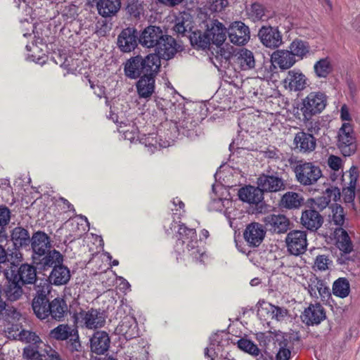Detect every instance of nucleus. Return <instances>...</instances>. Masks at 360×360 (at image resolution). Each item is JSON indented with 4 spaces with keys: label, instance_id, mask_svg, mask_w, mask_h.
I'll use <instances>...</instances> for the list:
<instances>
[{
    "label": "nucleus",
    "instance_id": "f257e3e1",
    "mask_svg": "<svg viewBox=\"0 0 360 360\" xmlns=\"http://www.w3.org/2000/svg\"><path fill=\"white\" fill-rule=\"evenodd\" d=\"M172 229L176 231L174 251L178 256L202 264L208 262L209 257L204 247L198 244L195 229L188 228L184 224L175 221L172 224L171 229Z\"/></svg>",
    "mask_w": 360,
    "mask_h": 360
},
{
    "label": "nucleus",
    "instance_id": "f03ea898",
    "mask_svg": "<svg viewBox=\"0 0 360 360\" xmlns=\"http://www.w3.org/2000/svg\"><path fill=\"white\" fill-rule=\"evenodd\" d=\"M226 38V29L218 20H210L206 22V30L193 32L190 36L192 44L202 49H208L211 44L219 47Z\"/></svg>",
    "mask_w": 360,
    "mask_h": 360
},
{
    "label": "nucleus",
    "instance_id": "7ed1b4c3",
    "mask_svg": "<svg viewBox=\"0 0 360 360\" xmlns=\"http://www.w3.org/2000/svg\"><path fill=\"white\" fill-rule=\"evenodd\" d=\"M73 322L77 327L96 330L102 328L105 323V316L100 309H81L72 316Z\"/></svg>",
    "mask_w": 360,
    "mask_h": 360
},
{
    "label": "nucleus",
    "instance_id": "20e7f679",
    "mask_svg": "<svg viewBox=\"0 0 360 360\" xmlns=\"http://www.w3.org/2000/svg\"><path fill=\"white\" fill-rule=\"evenodd\" d=\"M327 103L326 95L321 91H312L302 99L300 111L304 121H309L311 117L321 113Z\"/></svg>",
    "mask_w": 360,
    "mask_h": 360
},
{
    "label": "nucleus",
    "instance_id": "39448f33",
    "mask_svg": "<svg viewBox=\"0 0 360 360\" xmlns=\"http://www.w3.org/2000/svg\"><path fill=\"white\" fill-rule=\"evenodd\" d=\"M293 171L297 181L304 186L316 184L323 176L319 166L311 162L300 161L295 166Z\"/></svg>",
    "mask_w": 360,
    "mask_h": 360
},
{
    "label": "nucleus",
    "instance_id": "423d86ee",
    "mask_svg": "<svg viewBox=\"0 0 360 360\" xmlns=\"http://www.w3.org/2000/svg\"><path fill=\"white\" fill-rule=\"evenodd\" d=\"M170 129L173 131H171V135L165 137V140H162V132L159 131L158 134H149L148 135L144 134L139 139V143L144 145L148 148V150L153 153L157 149L162 148H167L172 145L174 142V138L177 133V127L176 124H171Z\"/></svg>",
    "mask_w": 360,
    "mask_h": 360
},
{
    "label": "nucleus",
    "instance_id": "0eeeda50",
    "mask_svg": "<svg viewBox=\"0 0 360 360\" xmlns=\"http://www.w3.org/2000/svg\"><path fill=\"white\" fill-rule=\"evenodd\" d=\"M337 146L344 156H350L356 150V138L352 126L343 123L340 128L337 136Z\"/></svg>",
    "mask_w": 360,
    "mask_h": 360
},
{
    "label": "nucleus",
    "instance_id": "6e6552de",
    "mask_svg": "<svg viewBox=\"0 0 360 360\" xmlns=\"http://www.w3.org/2000/svg\"><path fill=\"white\" fill-rule=\"evenodd\" d=\"M288 251L293 255L304 254L307 248V233L304 231L294 230L290 231L285 238Z\"/></svg>",
    "mask_w": 360,
    "mask_h": 360
},
{
    "label": "nucleus",
    "instance_id": "1a4fd4ad",
    "mask_svg": "<svg viewBox=\"0 0 360 360\" xmlns=\"http://www.w3.org/2000/svg\"><path fill=\"white\" fill-rule=\"evenodd\" d=\"M258 37L262 44L269 49H277L283 44L282 34L276 27H262Z\"/></svg>",
    "mask_w": 360,
    "mask_h": 360
},
{
    "label": "nucleus",
    "instance_id": "9d476101",
    "mask_svg": "<svg viewBox=\"0 0 360 360\" xmlns=\"http://www.w3.org/2000/svg\"><path fill=\"white\" fill-rule=\"evenodd\" d=\"M305 288L311 297L321 298L323 302L328 301L331 296L329 287L323 280L315 276H311L309 278Z\"/></svg>",
    "mask_w": 360,
    "mask_h": 360
},
{
    "label": "nucleus",
    "instance_id": "9b49d317",
    "mask_svg": "<svg viewBox=\"0 0 360 360\" xmlns=\"http://www.w3.org/2000/svg\"><path fill=\"white\" fill-rule=\"evenodd\" d=\"M30 243L33 251L32 258L35 263L37 259L44 256L51 247L49 237L41 231L33 234Z\"/></svg>",
    "mask_w": 360,
    "mask_h": 360
},
{
    "label": "nucleus",
    "instance_id": "f8f14e48",
    "mask_svg": "<svg viewBox=\"0 0 360 360\" xmlns=\"http://www.w3.org/2000/svg\"><path fill=\"white\" fill-rule=\"evenodd\" d=\"M257 186L264 192L276 193L285 188L284 180L277 175L262 174L257 179Z\"/></svg>",
    "mask_w": 360,
    "mask_h": 360
},
{
    "label": "nucleus",
    "instance_id": "ddd939ff",
    "mask_svg": "<svg viewBox=\"0 0 360 360\" xmlns=\"http://www.w3.org/2000/svg\"><path fill=\"white\" fill-rule=\"evenodd\" d=\"M229 40L236 45H243L250 39V30L241 21H236L231 24L228 29Z\"/></svg>",
    "mask_w": 360,
    "mask_h": 360
},
{
    "label": "nucleus",
    "instance_id": "4468645a",
    "mask_svg": "<svg viewBox=\"0 0 360 360\" xmlns=\"http://www.w3.org/2000/svg\"><path fill=\"white\" fill-rule=\"evenodd\" d=\"M115 334L126 340L139 336V328L136 319L131 315L125 316L115 329Z\"/></svg>",
    "mask_w": 360,
    "mask_h": 360
},
{
    "label": "nucleus",
    "instance_id": "2eb2a0df",
    "mask_svg": "<svg viewBox=\"0 0 360 360\" xmlns=\"http://www.w3.org/2000/svg\"><path fill=\"white\" fill-rule=\"evenodd\" d=\"M340 193L338 188L330 187L326 189L323 195L309 199L307 205L314 210L322 211L329 205L332 198L336 201L337 198H340Z\"/></svg>",
    "mask_w": 360,
    "mask_h": 360
},
{
    "label": "nucleus",
    "instance_id": "dca6fc26",
    "mask_svg": "<svg viewBox=\"0 0 360 360\" xmlns=\"http://www.w3.org/2000/svg\"><path fill=\"white\" fill-rule=\"evenodd\" d=\"M326 318L325 309L319 303L309 304L301 315L302 321L308 326L319 325Z\"/></svg>",
    "mask_w": 360,
    "mask_h": 360
},
{
    "label": "nucleus",
    "instance_id": "f3484780",
    "mask_svg": "<svg viewBox=\"0 0 360 360\" xmlns=\"http://www.w3.org/2000/svg\"><path fill=\"white\" fill-rule=\"evenodd\" d=\"M294 149L301 153H309L316 147V139L311 134L299 131L293 139Z\"/></svg>",
    "mask_w": 360,
    "mask_h": 360
},
{
    "label": "nucleus",
    "instance_id": "a211bd4d",
    "mask_svg": "<svg viewBox=\"0 0 360 360\" xmlns=\"http://www.w3.org/2000/svg\"><path fill=\"white\" fill-rule=\"evenodd\" d=\"M263 221L266 229L274 233H285L290 226V220L284 214H269L265 217Z\"/></svg>",
    "mask_w": 360,
    "mask_h": 360
},
{
    "label": "nucleus",
    "instance_id": "6ab92c4d",
    "mask_svg": "<svg viewBox=\"0 0 360 360\" xmlns=\"http://www.w3.org/2000/svg\"><path fill=\"white\" fill-rule=\"evenodd\" d=\"M163 36L162 30L159 27L149 26L142 32L139 42L145 47L155 49Z\"/></svg>",
    "mask_w": 360,
    "mask_h": 360
},
{
    "label": "nucleus",
    "instance_id": "aec40b11",
    "mask_svg": "<svg viewBox=\"0 0 360 360\" xmlns=\"http://www.w3.org/2000/svg\"><path fill=\"white\" fill-rule=\"evenodd\" d=\"M307 79L306 76L297 69L289 70L287 77L284 79L286 89L291 91H300L307 86Z\"/></svg>",
    "mask_w": 360,
    "mask_h": 360
},
{
    "label": "nucleus",
    "instance_id": "412c9836",
    "mask_svg": "<svg viewBox=\"0 0 360 360\" xmlns=\"http://www.w3.org/2000/svg\"><path fill=\"white\" fill-rule=\"evenodd\" d=\"M238 197L243 202L250 205H260L262 207L263 204V193L258 186L257 187L246 186L241 188L238 191Z\"/></svg>",
    "mask_w": 360,
    "mask_h": 360
},
{
    "label": "nucleus",
    "instance_id": "4be33fe9",
    "mask_svg": "<svg viewBox=\"0 0 360 360\" xmlns=\"http://www.w3.org/2000/svg\"><path fill=\"white\" fill-rule=\"evenodd\" d=\"M50 336L57 340H65L70 338V340L78 344L79 334L77 327L69 326L68 324H60L51 330Z\"/></svg>",
    "mask_w": 360,
    "mask_h": 360
},
{
    "label": "nucleus",
    "instance_id": "5701e85b",
    "mask_svg": "<svg viewBox=\"0 0 360 360\" xmlns=\"http://www.w3.org/2000/svg\"><path fill=\"white\" fill-rule=\"evenodd\" d=\"M137 33L133 28H127L122 31L117 38V45L123 52H130L137 46Z\"/></svg>",
    "mask_w": 360,
    "mask_h": 360
},
{
    "label": "nucleus",
    "instance_id": "b1692460",
    "mask_svg": "<svg viewBox=\"0 0 360 360\" xmlns=\"http://www.w3.org/2000/svg\"><path fill=\"white\" fill-rule=\"evenodd\" d=\"M156 55L160 58L168 60L172 58L177 51V44L175 39L169 35H164L159 44L155 49Z\"/></svg>",
    "mask_w": 360,
    "mask_h": 360
},
{
    "label": "nucleus",
    "instance_id": "393cba45",
    "mask_svg": "<svg viewBox=\"0 0 360 360\" xmlns=\"http://www.w3.org/2000/svg\"><path fill=\"white\" fill-rule=\"evenodd\" d=\"M265 235V231L262 224L259 223H251L249 224L244 232L245 240L253 247H257L262 242Z\"/></svg>",
    "mask_w": 360,
    "mask_h": 360
},
{
    "label": "nucleus",
    "instance_id": "a878e982",
    "mask_svg": "<svg viewBox=\"0 0 360 360\" xmlns=\"http://www.w3.org/2000/svg\"><path fill=\"white\" fill-rule=\"evenodd\" d=\"M271 61L276 64L281 70H288L297 62L293 54L289 50L279 49L275 51L271 56Z\"/></svg>",
    "mask_w": 360,
    "mask_h": 360
},
{
    "label": "nucleus",
    "instance_id": "bb28decb",
    "mask_svg": "<svg viewBox=\"0 0 360 360\" xmlns=\"http://www.w3.org/2000/svg\"><path fill=\"white\" fill-rule=\"evenodd\" d=\"M302 224L310 231H316L323 224V218L319 212L311 208L302 212Z\"/></svg>",
    "mask_w": 360,
    "mask_h": 360
},
{
    "label": "nucleus",
    "instance_id": "cd10ccee",
    "mask_svg": "<svg viewBox=\"0 0 360 360\" xmlns=\"http://www.w3.org/2000/svg\"><path fill=\"white\" fill-rule=\"evenodd\" d=\"M143 57L136 56L131 57L124 64V74L130 79H136L142 74L144 75V70L143 65Z\"/></svg>",
    "mask_w": 360,
    "mask_h": 360
},
{
    "label": "nucleus",
    "instance_id": "c85d7f7f",
    "mask_svg": "<svg viewBox=\"0 0 360 360\" xmlns=\"http://www.w3.org/2000/svg\"><path fill=\"white\" fill-rule=\"evenodd\" d=\"M11 274L15 277V279L18 280L22 285L32 284L37 281V272L35 267L27 264H22L19 267L16 274L12 271Z\"/></svg>",
    "mask_w": 360,
    "mask_h": 360
},
{
    "label": "nucleus",
    "instance_id": "c756f323",
    "mask_svg": "<svg viewBox=\"0 0 360 360\" xmlns=\"http://www.w3.org/2000/svg\"><path fill=\"white\" fill-rule=\"evenodd\" d=\"M110 346L108 335L103 331H98L91 338V349L97 354H103L108 351Z\"/></svg>",
    "mask_w": 360,
    "mask_h": 360
},
{
    "label": "nucleus",
    "instance_id": "7c9ffc66",
    "mask_svg": "<svg viewBox=\"0 0 360 360\" xmlns=\"http://www.w3.org/2000/svg\"><path fill=\"white\" fill-rule=\"evenodd\" d=\"M136 89L140 98H150L155 91V77L143 75L136 84Z\"/></svg>",
    "mask_w": 360,
    "mask_h": 360
},
{
    "label": "nucleus",
    "instance_id": "2f4dec72",
    "mask_svg": "<svg viewBox=\"0 0 360 360\" xmlns=\"http://www.w3.org/2000/svg\"><path fill=\"white\" fill-rule=\"evenodd\" d=\"M8 275L9 273L8 271L5 273V276L8 279V285L4 291L8 300L13 302L21 297L22 294V284L18 280L15 279L13 276L11 275V277H9Z\"/></svg>",
    "mask_w": 360,
    "mask_h": 360
},
{
    "label": "nucleus",
    "instance_id": "473e14b6",
    "mask_svg": "<svg viewBox=\"0 0 360 360\" xmlns=\"http://www.w3.org/2000/svg\"><path fill=\"white\" fill-rule=\"evenodd\" d=\"M43 257L37 259L36 263L39 264L44 269L50 267L54 268L63 264V257L59 251L56 250L48 251Z\"/></svg>",
    "mask_w": 360,
    "mask_h": 360
},
{
    "label": "nucleus",
    "instance_id": "72a5a7b5",
    "mask_svg": "<svg viewBox=\"0 0 360 360\" xmlns=\"http://www.w3.org/2000/svg\"><path fill=\"white\" fill-rule=\"evenodd\" d=\"M120 7V0H98L97 2L98 12L105 18L115 15Z\"/></svg>",
    "mask_w": 360,
    "mask_h": 360
},
{
    "label": "nucleus",
    "instance_id": "f704fd0d",
    "mask_svg": "<svg viewBox=\"0 0 360 360\" xmlns=\"http://www.w3.org/2000/svg\"><path fill=\"white\" fill-rule=\"evenodd\" d=\"M235 56V62L242 70H248L255 68V60L252 51L246 49H241Z\"/></svg>",
    "mask_w": 360,
    "mask_h": 360
},
{
    "label": "nucleus",
    "instance_id": "c9c22d12",
    "mask_svg": "<svg viewBox=\"0 0 360 360\" xmlns=\"http://www.w3.org/2000/svg\"><path fill=\"white\" fill-rule=\"evenodd\" d=\"M70 276L69 269L62 264L54 266L50 274L49 280L55 285H62L70 281Z\"/></svg>",
    "mask_w": 360,
    "mask_h": 360
},
{
    "label": "nucleus",
    "instance_id": "e433bc0d",
    "mask_svg": "<svg viewBox=\"0 0 360 360\" xmlns=\"http://www.w3.org/2000/svg\"><path fill=\"white\" fill-rule=\"evenodd\" d=\"M315 77L319 79H326L333 71L331 59L328 57L320 58L313 66Z\"/></svg>",
    "mask_w": 360,
    "mask_h": 360
},
{
    "label": "nucleus",
    "instance_id": "4c0bfd02",
    "mask_svg": "<svg viewBox=\"0 0 360 360\" xmlns=\"http://www.w3.org/2000/svg\"><path fill=\"white\" fill-rule=\"evenodd\" d=\"M334 236L335 239V244L338 248L345 252L349 253L352 250V243L347 232L340 227L335 230Z\"/></svg>",
    "mask_w": 360,
    "mask_h": 360
},
{
    "label": "nucleus",
    "instance_id": "58836bf2",
    "mask_svg": "<svg viewBox=\"0 0 360 360\" xmlns=\"http://www.w3.org/2000/svg\"><path fill=\"white\" fill-rule=\"evenodd\" d=\"M32 309L39 319H45L49 316V302L46 295H37L32 300Z\"/></svg>",
    "mask_w": 360,
    "mask_h": 360
},
{
    "label": "nucleus",
    "instance_id": "ea45409f",
    "mask_svg": "<svg viewBox=\"0 0 360 360\" xmlns=\"http://www.w3.org/2000/svg\"><path fill=\"white\" fill-rule=\"evenodd\" d=\"M304 198L298 193L288 191L281 198L280 205L282 207L292 210L297 209L303 204Z\"/></svg>",
    "mask_w": 360,
    "mask_h": 360
},
{
    "label": "nucleus",
    "instance_id": "a19ab883",
    "mask_svg": "<svg viewBox=\"0 0 360 360\" xmlns=\"http://www.w3.org/2000/svg\"><path fill=\"white\" fill-rule=\"evenodd\" d=\"M143 60L144 75L153 76L155 77V75L159 71L161 65L160 56L151 53L145 58H143Z\"/></svg>",
    "mask_w": 360,
    "mask_h": 360
},
{
    "label": "nucleus",
    "instance_id": "79ce46f5",
    "mask_svg": "<svg viewBox=\"0 0 360 360\" xmlns=\"http://www.w3.org/2000/svg\"><path fill=\"white\" fill-rule=\"evenodd\" d=\"M11 240L15 249L26 247L30 243L31 238L28 231L22 227H15L11 233Z\"/></svg>",
    "mask_w": 360,
    "mask_h": 360
},
{
    "label": "nucleus",
    "instance_id": "37998d69",
    "mask_svg": "<svg viewBox=\"0 0 360 360\" xmlns=\"http://www.w3.org/2000/svg\"><path fill=\"white\" fill-rule=\"evenodd\" d=\"M348 177V186L343 189V195L346 202H352L355 197V188L358 178V172L356 167H352L349 169Z\"/></svg>",
    "mask_w": 360,
    "mask_h": 360
},
{
    "label": "nucleus",
    "instance_id": "c03bdc74",
    "mask_svg": "<svg viewBox=\"0 0 360 360\" xmlns=\"http://www.w3.org/2000/svg\"><path fill=\"white\" fill-rule=\"evenodd\" d=\"M68 310V306L63 299L55 298L49 302V313L53 319L60 321Z\"/></svg>",
    "mask_w": 360,
    "mask_h": 360
},
{
    "label": "nucleus",
    "instance_id": "a18cd8bd",
    "mask_svg": "<svg viewBox=\"0 0 360 360\" xmlns=\"http://www.w3.org/2000/svg\"><path fill=\"white\" fill-rule=\"evenodd\" d=\"M249 18L252 21L266 20L271 17L270 11H268L263 5L254 3L250 8L247 10Z\"/></svg>",
    "mask_w": 360,
    "mask_h": 360
},
{
    "label": "nucleus",
    "instance_id": "49530a36",
    "mask_svg": "<svg viewBox=\"0 0 360 360\" xmlns=\"http://www.w3.org/2000/svg\"><path fill=\"white\" fill-rule=\"evenodd\" d=\"M288 48L294 58H297L298 60H302L307 57L310 51L309 45L307 41L297 39L293 40Z\"/></svg>",
    "mask_w": 360,
    "mask_h": 360
},
{
    "label": "nucleus",
    "instance_id": "de8ad7c7",
    "mask_svg": "<svg viewBox=\"0 0 360 360\" xmlns=\"http://www.w3.org/2000/svg\"><path fill=\"white\" fill-rule=\"evenodd\" d=\"M193 28V20L191 15L186 12L181 13L176 18V24L174 30L181 34L191 32Z\"/></svg>",
    "mask_w": 360,
    "mask_h": 360
},
{
    "label": "nucleus",
    "instance_id": "09e8293b",
    "mask_svg": "<svg viewBox=\"0 0 360 360\" xmlns=\"http://www.w3.org/2000/svg\"><path fill=\"white\" fill-rule=\"evenodd\" d=\"M232 204V201L226 198L213 199L210 204V209L214 211L222 212L225 208L224 214L229 219L231 226H232L231 220L235 219V217H231V212L229 211Z\"/></svg>",
    "mask_w": 360,
    "mask_h": 360
},
{
    "label": "nucleus",
    "instance_id": "8fccbe9b",
    "mask_svg": "<svg viewBox=\"0 0 360 360\" xmlns=\"http://www.w3.org/2000/svg\"><path fill=\"white\" fill-rule=\"evenodd\" d=\"M350 292V285L346 278H339L333 284V293L334 295L340 297H347Z\"/></svg>",
    "mask_w": 360,
    "mask_h": 360
},
{
    "label": "nucleus",
    "instance_id": "3c124183",
    "mask_svg": "<svg viewBox=\"0 0 360 360\" xmlns=\"http://www.w3.org/2000/svg\"><path fill=\"white\" fill-rule=\"evenodd\" d=\"M119 133L121 134L122 139L128 140L130 143L139 141L141 137L139 136V129L136 126L132 124L120 125L119 128Z\"/></svg>",
    "mask_w": 360,
    "mask_h": 360
},
{
    "label": "nucleus",
    "instance_id": "603ef678",
    "mask_svg": "<svg viewBox=\"0 0 360 360\" xmlns=\"http://www.w3.org/2000/svg\"><path fill=\"white\" fill-rule=\"evenodd\" d=\"M227 4V0H208L200 10L202 13L208 15L213 13L221 11Z\"/></svg>",
    "mask_w": 360,
    "mask_h": 360
},
{
    "label": "nucleus",
    "instance_id": "864d4df0",
    "mask_svg": "<svg viewBox=\"0 0 360 360\" xmlns=\"http://www.w3.org/2000/svg\"><path fill=\"white\" fill-rule=\"evenodd\" d=\"M330 209L331 210V214L329 217H331L334 224L342 226L345 222V212L343 207L335 203L333 204Z\"/></svg>",
    "mask_w": 360,
    "mask_h": 360
},
{
    "label": "nucleus",
    "instance_id": "5fc2aeb1",
    "mask_svg": "<svg viewBox=\"0 0 360 360\" xmlns=\"http://www.w3.org/2000/svg\"><path fill=\"white\" fill-rule=\"evenodd\" d=\"M238 347L243 351L255 356H259L260 350L258 347L251 340L241 338L238 341Z\"/></svg>",
    "mask_w": 360,
    "mask_h": 360
},
{
    "label": "nucleus",
    "instance_id": "6e6d98bb",
    "mask_svg": "<svg viewBox=\"0 0 360 360\" xmlns=\"http://www.w3.org/2000/svg\"><path fill=\"white\" fill-rule=\"evenodd\" d=\"M259 306L257 308V316L261 320L266 321L271 319V311H273V304L262 301L258 302Z\"/></svg>",
    "mask_w": 360,
    "mask_h": 360
},
{
    "label": "nucleus",
    "instance_id": "4d7b16f0",
    "mask_svg": "<svg viewBox=\"0 0 360 360\" xmlns=\"http://www.w3.org/2000/svg\"><path fill=\"white\" fill-rule=\"evenodd\" d=\"M20 339L27 343L37 345L41 343L40 338L34 332L22 330L19 333Z\"/></svg>",
    "mask_w": 360,
    "mask_h": 360
},
{
    "label": "nucleus",
    "instance_id": "13d9d810",
    "mask_svg": "<svg viewBox=\"0 0 360 360\" xmlns=\"http://www.w3.org/2000/svg\"><path fill=\"white\" fill-rule=\"evenodd\" d=\"M23 356L27 360H42V356L34 345H29L25 347Z\"/></svg>",
    "mask_w": 360,
    "mask_h": 360
},
{
    "label": "nucleus",
    "instance_id": "bf43d9fd",
    "mask_svg": "<svg viewBox=\"0 0 360 360\" xmlns=\"http://www.w3.org/2000/svg\"><path fill=\"white\" fill-rule=\"evenodd\" d=\"M271 311V319L277 321H283L288 316V311L282 307H278L273 304Z\"/></svg>",
    "mask_w": 360,
    "mask_h": 360
},
{
    "label": "nucleus",
    "instance_id": "052dcab7",
    "mask_svg": "<svg viewBox=\"0 0 360 360\" xmlns=\"http://www.w3.org/2000/svg\"><path fill=\"white\" fill-rule=\"evenodd\" d=\"M3 311H4V313L3 314L4 319L8 323L15 321L20 317V312L13 307H8L7 308L5 307Z\"/></svg>",
    "mask_w": 360,
    "mask_h": 360
},
{
    "label": "nucleus",
    "instance_id": "680f3d73",
    "mask_svg": "<svg viewBox=\"0 0 360 360\" xmlns=\"http://www.w3.org/2000/svg\"><path fill=\"white\" fill-rule=\"evenodd\" d=\"M26 49L28 52H33L32 54H28L27 59L35 62L36 63L43 64L45 62L44 57L42 56H37L34 53L38 51L39 47L34 44L30 45L27 44L26 46Z\"/></svg>",
    "mask_w": 360,
    "mask_h": 360
},
{
    "label": "nucleus",
    "instance_id": "e2e57ef3",
    "mask_svg": "<svg viewBox=\"0 0 360 360\" xmlns=\"http://www.w3.org/2000/svg\"><path fill=\"white\" fill-rule=\"evenodd\" d=\"M11 220V211L5 205H0V227L3 229Z\"/></svg>",
    "mask_w": 360,
    "mask_h": 360
},
{
    "label": "nucleus",
    "instance_id": "0e129e2a",
    "mask_svg": "<svg viewBox=\"0 0 360 360\" xmlns=\"http://www.w3.org/2000/svg\"><path fill=\"white\" fill-rule=\"evenodd\" d=\"M127 9L130 15L134 17H139L143 11L141 4H139V2L129 4Z\"/></svg>",
    "mask_w": 360,
    "mask_h": 360
},
{
    "label": "nucleus",
    "instance_id": "69168bd1",
    "mask_svg": "<svg viewBox=\"0 0 360 360\" xmlns=\"http://www.w3.org/2000/svg\"><path fill=\"white\" fill-rule=\"evenodd\" d=\"M35 290L37 293V295H46V293L49 292V285L47 283L46 281L41 280L38 281H35Z\"/></svg>",
    "mask_w": 360,
    "mask_h": 360
},
{
    "label": "nucleus",
    "instance_id": "338daca9",
    "mask_svg": "<svg viewBox=\"0 0 360 360\" xmlns=\"http://www.w3.org/2000/svg\"><path fill=\"white\" fill-rule=\"evenodd\" d=\"M328 165L334 171H338L342 167V159L335 155H330L328 159Z\"/></svg>",
    "mask_w": 360,
    "mask_h": 360
},
{
    "label": "nucleus",
    "instance_id": "774afa93",
    "mask_svg": "<svg viewBox=\"0 0 360 360\" xmlns=\"http://www.w3.org/2000/svg\"><path fill=\"white\" fill-rule=\"evenodd\" d=\"M330 260L328 257L325 255H319L315 260L316 266L321 271H324L328 269V265Z\"/></svg>",
    "mask_w": 360,
    "mask_h": 360
}]
</instances>
